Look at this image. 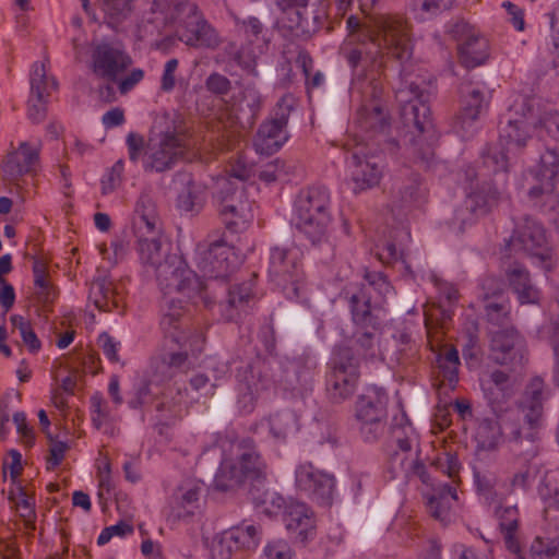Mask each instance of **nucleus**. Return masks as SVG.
<instances>
[{
	"label": "nucleus",
	"mask_w": 559,
	"mask_h": 559,
	"mask_svg": "<svg viewBox=\"0 0 559 559\" xmlns=\"http://www.w3.org/2000/svg\"><path fill=\"white\" fill-rule=\"evenodd\" d=\"M347 167L356 193L377 186L382 176L376 157L367 155L362 146H357L347 157Z\"/></svg>",
	"instance_id": "obj_28"
},
{
	"label": "nucleus",
	"mask_w": 559,
	"mask_h": 559,
	"mask_svg": "<svg viewBox=\"0 0 559 559\" xmlns=\"http://www.w3.org/2000/svg\"><path fill=\"white\" fill-rule=\"evenodd\" d=\"M160 377L153 372L150 379H142L134 384L132 396L128 404L131 408L146 407L154 405L159 414L157 420L166 423L173 416L171 405L164 401V390L162 389Z\"/></svg>",
	"instance_id": "obj_26"
},
{
	"label": "nucleus",
	"mask_w": 559,
	"mask_h": 559,
	"mask_svg": "<svg viewBox=\"0 0 559 559\" xmlns=\"http://www.w3.org/2000/svg\"><path fill=\"white\" fill-rule=\"evenodd\" d=\"M187 151L185 135L178 131L174 118L163 114L155 118L145 151L142 167L146 173H165L173 169Z\"/></svg>",
	"instance_id": "obj_4"
},
{
	"label": "nucleus",
	"mask_w": 559,
	"mask_h": 559,
	"mask_svg": "<svg viewBox=\"0 0 559 559\" xmlns=\"http://www.w3.org/2000/svg\"><path fill=\"white\" fill-rule=\"evenodd\" d=\"M252 281L234 285L228 289V298L225 305H221L223 317L227 321L237 319L238 312L252 297Z\"/></svg>",
	"instance_id": "obj_42"
},
{
	"label": "nucleus",
	"mask_w": 559,
	"mask_h": 559,
	"mask_svg": "<svg viewBox=\"0 0 559 559\" xmlns=\"http://www.w3.org/2000/svg\"><path fill=\"white\" fill-rule=\"evenodd\" d=\"M136 0H103L102 10L105 16L115 24L127 20L134 9Z\"/></svg>",
	"instance_id": "obj_53"
},
{
	"label": "nucleus",
	"mask_w": 559,
	"mask_h": 559,
	"mask_svg": "<svg viewBox=\"0 0 559 559\" xmlns=\"http://www.w3.org/2000/svg\"><path fill=\"white\" fill-rule=\"evenodd\" d=\"M40 142L23 141L12 147L2 164V178L5 182L19 187V181L26 175H35L40 165Z\"/></svg>",
	"instance_id": "obj_20"
},
{
	"label": "nucleus",
	"mask_w": 559,
	"mask_h": 559,
	"mask_svg": "<svg viewBox=\"0 0 559 559\" xmlns=\"http://www.w3.org/2000/svg\"><path fill=\"white\" fill-rule=\"evenodd\" d=\"M92 411V423L96 429H100L109 419L107 402L100 393H95L90 399Z\"/></svg>",
	"instance_id": "obj_60"
},
{
	"label": "nucleus",
	"mask_w": 559,
	"mask_h": 559,
	"mask_svg": "<svg viewBox=\"0 0 559 559\" xmlns=\"http://www.w3.org/2000/svg\"><path fill=\"white\" fill-rule=\"evenodd\" d=\"M504 276L510 288L521 305L539 302L540 290L532 283L528 270L519 262H513L504 269Z\"/></svg>",
	"instance_id": "obj_33"
},
{
	"label": "nucleus",
	"mask_w": 559,
	"mask_h": 559,
	"mask_svg": "<svg viewBox=\"0 0 559 559\" xmlns=\"http://www.w3.org/2000/svg\"><path fill=\"white\" fill-rule=\"evenodd\" d=\"M181 17L177 27V37L185 45L192 48L214 50L222 44L218 31L205 19L195 3H181L179 5Z\"/></svg>",
	"instance_id": "obj_11"
},
{
	"label": "nucleus",
	"mask_w": 559,
	"mask_h": 559,
	"mask_svg": "<svg viewBox=\"0 0 559 559\" xmlns=\"http://www.w3.org/2000/svg\"><path fill=\"white\" fill-rule=\"evenodd\" d=\"M10 320L13 328L19 330L22 341L28 347V350L37 353L41 347V343L34 332L31 322L19 314L11 316Z\"/></svg>",
	"instance_id": "obj_55"
},
{
	"label": "nucleus",
	"mask_w": 559,
	"mask_h": 559,
	"mask_svg": "<svg viewBox=\"0 0 559 559\" xmlns=\"http://www.w3.org/2000/svg\"><path fill=\"white\" fill-rule=\"evenodd\" d=\"M132 63L131 57L118 45L103 43L93 51L92 66L96 76L116 82Z\"/></svg>",
	"instance_id": "obj_25"
},
{
	"label": "nucleus",
	"mask_w": 559,
	"mask_h": 559,
	"mask_svg": "<svg viewBox=\"0 0 559 559\" xmlns=\"http://www.w3.org/2000/svg\"><path fill=\"white\" fill-rule=\"evenodd\" d=\"M437 389L443 393L453 391L459 382L460 357L455 347L448 348L437 356Z\"/></svg>",
	"instance_id": "obj_34"
},
{
	"label": "nucleus",
	"mask_w": 559,
	"mask_h": 559,
	"mask_svg": "<svg viewBox=\"0 0 559 559\" xmlns=\"http://www.w3.org/2000/svg\"><path fill=\"white\" fill-rule=\"evenodd\" d=\"M158 219L154 213H145L136 216L134 221V230L139 240L143 238H159Z\"/></svg>",
	"instance_id": "obj_57"
},
{
	"label": "nucleus",
	"mask_w": 559,
	"mask_h": 559,
	"mask_svg": "<svg viewBox=\"0 0 559 559\" xmlns=\"http://www.w3.org/2000/svg\"><path fill=\"white\" fill-rule=\"evenodd\" d=\"M201 485L193 481L181 484L174 493L173 512L178 519L190 516L198 508Z\"/></svg>",
	"instance_id": "obj_38"
},
{
	"label": "nucleus",
	"mask_w": 559,
	"mask_h": 559,
	"mask_svg": "<svg viewBox=\"0 0 559 559\" xmlns=\"http://www.w3.org/2000/svg\"><path fill=\"white\" fill-rule=\"evenodd\" d=\"M295 107V98L293 95H284L276 104L269 121L284 129L287 128L288 119Z\"/></svg>",
	"instance_id": "obj_58"
},
{
	"label": "nucleus",
	"mask_w": 559,
	"mask_h": 559,
	"mask_svg": "<svg viewBox=\"0 0 559 559\" xmlns=\"http://www.w3.org/2000/svg\"><path fill=\"white\" fill-rule=\"evenodd\" d=\"M386 392L377 386L366 390L355 403V421L360 438L367 443L379 441L388 425Z\"/></svg>",
	"instance_id": "obj_9"
},
{
	"label": "nucleus",
	"mask_w": 559,
	"mask_h": 559,
	"mask_svg": "<svg viewBox=\"0 0 559 559\" xmlns=\"http://www.w3.org/2000/svg\"><path fill=\"white\" fill-rule=\"evenodd\" d=\"M283 521L287 531L301 543L307 542L314 535L313 513L304 502L289 501L283 512Z\"/></svg>",
	"instance_id": "obj_31"
},
{
	"label": "nucleus",
	"mask_w": 559,
	"mask_h": 559,
	"mask_svg": "<svg viewBox=\"0 0 559 559\" xmlns=\"http://www.w3.org/2000/svg\"><path fill=\"white\" fill-rule=\"evenodd\" d=\"M549 394L550 390L546 388L544 380L539 377L531 379L523 393L520 407L531 430L526 435V439L531 443L535 440L533 430L542 425L544 402L549 397Z\"/></svg>",
	"instance_id": "obj_27"
},
{
	"label": "nucleus",
	"mask_w": 559,
	"mask_h": 559,
	"mask_svg": "<svg viewBox=\"0 0 559 559\" xmlns=\"http://www.w3.org/2000/svg\"><path fill=\"white\" fill-rule=\"evenodd\" d=\"M296 486L321 506H331L335 493V478L314 467L311 463L300 464L295 472Z\"/></svg>",
	"instance_id": "obj_22"
},
{
	"label": "nucleus",
	"mask_w": 559,
	"mask_h": 559,
	"mask_svg": "<svg viewBox=\"0 0 559 559\" xmlns=\"http://www.w3.org/2000/svg\"><path fill=\"white\" fill-rule=\"evenodd\" d=\"M188 369V355L183 352L171 353L157 362L154 372L160 377L163 381L171 380L177 372Z\"/></svg>",
	"instance_id": "obj_47"
},
{
	"label": "nucleus",
	"mask_w": 559,
	"mask_h": 559,
	"mask_svg": "<svg viewBox=\"0 0 559 559\" xmlns=\"http://www.w3.org/2000/svg\"><path fill=\"white\" fill-rule=\"evenodd\" d=\"M522 343L515 328L491 330L490 356L499 365L512 362L520 354Z\"/></svg>",
	"instance_id": "obj_32"
},
{
	"label": "nucleus",
	"mask_w": 559,
	"mask_h": 559,
	"mask_svg": "<svg viewBox=\"0 0 559 559\" xmlns=\"http://www.w3.org/2000/svg\"><path fill=\"white\" fill-rule=\"evenodd\" d=\"M330 193L324 187L300 191L295 201V224L312 243L320 242L331 222Z\"/></svg>",
	"instance_id": "obj_7"
},
{
	"label": "nucleus",
	"mask_w": 559,
	"mask_h": 559,
	"mask_svg": "<svg viewBox=\"0 0 559 559\" xmlns=\"http://www.w3.org/2000/svg\"><path fill=\"white\" fill-rule=\"evenodd\" d=\"M509 154L512 153L507 152L506 145H501L500 142L493 145H488L486 151L483 153V163L492 173H508L510 166Z\"/></svg>",
	"instance_id": "obj_52"
},
{
	"label": "nucleus",
	"mask_w": 559,
	"mask_h": 559,
	"mask_svg": "<svg viewBox=\"0 0 559 559\" xmlns=\"http://www.w3.org/2000/svg\"><path fill=\"white\" fill-rule=\"evenodd\" d=\"M88 300L100 311L123 313L124 301L121 286L107 276H97L91 282Z\"/></svg>",
	"instance_id": "obj_30"
},
{
	"label": "nucleus",
	"mask_w": 559,
	"mask_h": 559,
	"mask_svg": "<svg viewBox=\"0 0 559 559\" xmlns=\"http://www.w3.org/2000/svg\"><path fill=\"white\" fill-rule=\"evenodd\" d=\"M469 189L464 201L455 207L450 221V228L459 234L487 214L501 195V192L489 182H483L475 187L472 183Z\"/></svg>",
	"instance_id": "obj_14"
},
{
	"label": "nucleus",
	"mask_w": 559,
	"mask_h": 559,
	"mask_svg": "<svg viewBox=\"0 0 559 559\" xmlns=\"http://www.w3.org/2000/svg\"><path fill=\"white\" fill-rule=\"evenodd\" d=\"M156 282L163 294L160 328L165 337L181 345L186 342L182 331L186 313L185 304L213 305L207 286L192 271L185 259L176 253L164 260L155 272Z\"/></svg>",
	"instance_id": "obj_2"
},
{
	"label": "nucleus",
	"mask_w": 559,
	"mask_h": 559,
	"mask_svg": "<svg viewBox=\"0 0 559 559\" xmlns=\"http://www.w3.org/2000/svg\"><path fill=\"white\" fill-rule=\"evenodd\" d=\"M378 304H371V297L366 290L352 294L348 307L355 325L354 338L356 358L374 357V347L382 326V319L377 312Z\"/></svg>",
	"instance_id": "obj_8"
},
{
	"label": "nucleus",
	"mask_w": 559,
	"mask_h": 559,
	"mask_svg": "<svg viewBox=\"0 0 559 559\" xmlns=\"http://www.w3.org/2000/svg\"><path fill=\"white\" fill-rule=\"evenodd\" d=\"M228 16L234 23L237 35L245 37L246 41L254 43L263 32V24L257 16H241L233 10H228Z\"/></svg>",
	"instance_id": "obj_46"
},
{
	"label": "nucleus",
	"mask_w": 559,
	"mask_h": 559,
	"mask_svg": "<svg viewBox=\"0 0 559 559\" xmlns=\"http://www.w3.org/2000/svg\"><path fill=\"white\" fill-rule=\"evenodd\" d=\"M237 449L238 462L224 459L214 478V486L219 491L231 490L245 480L253 485H264L267 465L257 451L251 438H243L234 443Z\"/></svg>",
	"instance_id": "obj_5"
},
{
	"label": "nucleus",
	"mask_w": 559,
	"mask_h": 559,
	"mask_svg": "<svg viewBox=\"0 0 559 559\" xmlns=\"http://www.w3.org/2000/svg\"><path fill=\"white\" fill-rule=\"evenodd\" d=\"M480 288L483 292L484 305L487 304L488 300H497L498 297L506 296L501 281L491 275L481 280Z\"/></svg>",
	"instance_id": "obj_61"
},
{
	"label": "nucleus",
	"mask_w": 559,
	"mask_h": 559,
	"mask_svg": "<svg viewBox=\"0 0 559 559\" xmlns=\"http://www.w3.org/2000/svg\"><path fill=\"white\" fill-rule=\"evenodd\" d=\"M288 138L287 129L266 120L259 127L253 146L261 155H272L285 144Z\"/></svg>",
	"instance_id": "obj_35"
},
{
	"label": "nucleus",
	"mask_w": 559,
	"mask_h": 559,
	"mask_svg": "<svg viewBox=\"0 0 559 559\" xmlns=\"http://www.w3.org/2000/svg\"><path fill=\"white\" fill-rule=\"evenodd\" d=\"M485 316L491 330L514 328L511 318V304L507 296H500L497 300H488L484 305Z\"/></svg>",
	"instance_id": "obj_40"
},
{
	"label": "nucleus",
	"mask_w": 559,
	"mask_h": 559,
	"mask_svg": "<svg viewBox=\"0 0 559 559\" xmlns=\"http://www.w3.org/2000/svg\"><path fill=\"white\" fill-rule=\"evenodd\" d=\"M381 96L380 84L374 81L369 82L362 92L361 104L354 118V123L361 132L376 134L389 128L390 115Z\"/></svg>",
	"instance_id": "obj_18"
},
{
	"label": "nucleus",
	"mask_w": 559,
	"mask_h": 559,
	"mask_svg": "<svg viewBox=\"0 0 559 559\" xmlns=\"http://www.w3.org/2000/svg\"><path fill=\"white\" fill-rule=\"evenodd\" d=\"M278 7L286 15L284 25L296 36H312L328 19L326 0H278Z\"/></svg>",
	"instance_id": "obj_12"
},
{
	"label": "nucleus",
	"mask_w": 559,
	"mask_h": 559,
	"mask_svg": "<svg viewBox=\"0 0 559 559\" xmlns=\"http://www.w3.org/2000/svg\"><path fill=\"white\" fill-rule=\"evenodd\" d=\"M56 88L55 78L47 75L46 62H35L31 71V95L49 98Z\"/></svg>",
	"instance_id": "obj_45"
},
{
	"label": "nucleus",
	"mask_w": 559,
	"mask_h": 559,
	"mask_svg": "<svg viewBox=\"0 0 559 559\" xmlns=\"http://www.w3.org/2000/svg\"><path fill=\"white\" fill-rule=\"evenodd\" d=\"M218 189V211L227 228L234 231L245 228L253 216L242 186L221 179Z\"/></svg>",
	"instance_id": "obj_17"
},
{
	"label": "nucleus",
	"mask_w": 559,
	"mask_h": 559,
	"mask_svg": "<svg viewBox=\"0 0 559 559\" xmlns=\"http://www.w3.org/2000/svg\"><path fill=\"white\" fill-rule=\"evenodd\" d=\"M252 44L253 43L246 41L238 47L236 43H228L224 51L237 66L247 71H253L257 64V55L252 48Z\"/></svg>",
	"instance_id": "obj_51"
},
{
	"label": "nucleus",
	"mask_w": 559,
	"mask_h": 559,
	"mask_svg": "<svg viewBox=\"0 0 559 559\" xmlns=\"http://www.w3.org/2000/svg\"><path fill=\"white\" fill-rule=\"evenodd\" d=\"M365 37L367 43L361 47L345 52V58L352 68L361 62L382 64L386 56L397 60L401 66L400 85L395 97L401 105V116L406 126L413 124L420 134H432L433 123L428 105L430 93L421 82L412 79V72L406 63L413 56V43L407 22L397 15L376 16Z\"/></svg>",
	"instance_id": "obj_1"
},
{
	"label": "nucleus",
	"mask_w": 559,
	"mask_h": 559,
	"mask_svg": "<svg viewBox=\"0 0 559 559\" xmlns=\"http://www.w3.org/2000/svg\"><path fill=\"white\" fill-rule=\"evenodd\" d=\"M237 404L242 413H251L262 392L276 385L295 394L311 390L313 366L302 359L288 360L274 368L257 359L237 370Z\"/></svg>",
	"instance_id": "obj_3"
},
{
	"label": "nucleus",
	"mask_w": 559,
	"mask_h": 559,
	"mask_svg": "<svg viewBox=\"0 0 559 559\" xmlns=\"http://www.w3.org/2000/svg\"><path fill=\"white\" fill-rule=\"evenodd\" d=\"M424 198V190L421 188L420 178L418 175H412L406 182H404L395 195V200L400 207H409L413 204L419 203Z\"/></svg>",
	"instance_id": "obj_50"
},
{
	"label": "nucleus",
	"mask_w": 559,
	"mask_h": 559,
	"mask_svg": "<svg viewBox=\"0 0 559 559\" xmlns=\"http://www.w3.org/2000/svg\"><path fill=\"white\" fill-rule=\"evenodd\" d=\"M504 252L507 257L523 252L536 257L543 261L549 258L546 233L540 223L532 217H524L516 226L513 235L506 241Z\"/></svg>",
	"instance_id": "obj_19"
},
{
	"label": "nucleus",
	"mask_w": 559,
	"mask_h": 559,
	"mask_svg": "<svg viewBox=\"0 0 559 559\" xmlns=\"http://www.w3.org/2000/svg\"><path fill=\"white\" fill-rule=\"evenodd\" d=\"M557 481L555 475L547 474L538 487L540 498L549 508H559V486H557Z\"/></svg>",
	"instance_id": "obj_59"
},
{
	"label": "nucleus",
	"mask_w": 559,
	"mask_h": 559,
	"mask_svg": "<svg viewBox=\"0 0 559 559\" xmlns=\"http://www.w3.org/2000/svg\"><path fill=\"white\" fill-rule=\"evenodd\" d=\"M533 559H555L552 551V539L546 540L539 536L535 537L530 547Z\"/></svg>",
	"instance_id": "obj_64"
},
{
	"label": "nucleus",
	"mask_w": 559,
	"mask_h": 559,
	"mask_svg": "<svg viewBox=\"0 0 559 559\" xmlns=\"http://www.w3.org/2000/svg\"><path fill=\"white\" fill-rule=\"evenodd\" d=\"M270 431L277 440H285L298 430L297 417L293 412L285 411L272 415L269 419Z\"/></svg>",
	"instance_id": "obj_49"
},
{
	"label": "nucleus",
	"mask_w": 559,
	"mask_h": 559,
	"mask_svg": "<svg viewBox=\"0 0 559 559\" xmlns=\"http://www.w3.org/2000/svg\"><path fill=\"white\" fill-rule=\"evenodd\" d=\"M452 33L459 39L460 62L467 69L484 64L489 58V43L486 37L476 33L467 23L459 22Z\"/></svg>",
	"instance_id": "obj_23"
},
{
	"label": "nucleus",
	"mask_w": 559,
	"mask_h": 559,
	"mask_svg": "<svg viewBox=\"0 0 559 559\" xmlns=\"http://www.w3.org/2000/svg\"><path fill=\"white\" fill-rule=\"evenodd\" d=\"M359 359L350 347H337L333 352L325 377V392L332 403H342L349 399L359 378Z\"/></svg>",
	"instance_id": "obj_10"
},
{
	"label": "nucleus",
	"mask_w": 559,
	"mask_h": 559,
	"mask_svg": "<svg viewBox=\"0 0 559 559\" xmlns=\"http://www.w3.org/2000/svg\"><path fill=\"white\" fill-rule=\"evenodd\" d=\"M262 538V528L260 525L249 521H242L239 525L225 531L218 542L222 557H230L234 549L245 548L254 549Z\"/></svg>",
	"instance_id": "obj_29"
},
{
	"label": "nucleus",
	"mask_w": 559,
	"mask_h": 559,
	"mask_svg": "<svg viewBox=\"0 0 559 559\" xmlns=\"http://www.w3.org/2000/svg\"><path fill=\"white\" fill-rule=\"evenodd\" d=\"M250 495L257 506L265 507L264 512L266 514H275L282 509L285 510V507L287 506L284 497L275 491L263 489V485H253L250 488Z\"/></svg>",
	"instance_id": "obj_48"
},
{
	"label": "nucleus",
	"mask_w": 559,
	"mask_h": 559,
	"mask_svg": "<svg viewBox=\"0 0 559 559\" xmlns=\"http://www.w3.org/2000/svg\"><path fill=\"white\" fill-rule=\"evenodd\" d=\"M394 340L396 342L397 348V357L396 360L401 364L405 362L409 357L415 354V346L412 343L411 335L401 331L396 335H394Z\"/></svg>",
	"instance_id": "obj_63"
},
{
	"label": "nucleus",
	"mask_w": 559,
	"mask_h": 559,
	"mask_svg": "<svg viewBox=\"0 0 559 559\" xmlns=\"http://www.w3.org/2000/svg\"><path fill=\"white\" fill-rule=\"evenodd\" d=\"M300 257L297 248H274L270 257V277L283 290L292 289L295 295H298V284L302 280Z\"/></svg>",
	"instance_id": "obj_21"
},
{
	"label": "nucleus",
	"mask_w": 559,
	"mask_h": 559,
	"mask_svg": "<svg viewBox=\"0 0 559 559\" xmlns=\"http://www.w3.org/2000/svg\"><path fill=\"white\" fill-rule=\"evenodd\" d=\"M366 284H362L359 287L346 289L345 297L348 300V297L352 294H356L360 290H366L367 294L371 297V304H378L377 312L380 316L381 306L385 301L386 297L393 294V286L388 281L386 276L381 272H366L364 275Z\"/></svg>",
	"instance_id": "obj_36"
},
{
	"label": "nucleus",
	"mask_w": 559,
	"mask_h": 559,
	"mask_svg": "<svg viewBox=\"0 0 559 559\" xmlns=\"http://www.w3.org/2000/svg\"><path fill=\"white\" fill-rule=\"evenodd\" d=\"M454 0H413L412 10L423 20L436 16L452 8Z\"/></svg>",
	"instance_id": "obj_54"
},
{
	"label": "nucleus",
	"mask_w": 559,
	"mask_h": 559,
	"mask_svg": "<svg viewBox=\"0 0 559 559\" xmlns=\"http://www.w3.org/2000/svg\"><path fill=\"white\" fill-rule=\"evenodd\" d=\"M475 439L478 449L491 451L496 450L503 440L520 442L521 428L519 423L510 416L500 420L485 418L478 424Z\"/></svg>",
	"instance_id": "obj_24"
},
{
	"label": "nucleus",
	"mask_w": 559,
	"mask_h": 559,
	"mask_svg": "<svg viewBox=\"0 0 559 559\" xmlns=\"http://www.w3.org/2000/svg\"><path fill=\"white\" fill-rule=\"evenodd\" d=\"M480 344L477 328L468 329L463 335L462 355L467 364H477L480 359Z\"/></svg>",
	"instance_id": "obj_56"
},
{
	"label": "nucleus",
	"mask_w": 559,
	"mask_h": 559,
	"mask_svg": "<svg viewBox=\"0 0 559 559\" xmlns=\"http://www.w3.org/2000/svg\"><path fill=\"white\" fill-rule=\"evenodd\" d=\"M532 102L527 96H518L510 106V112L514 117H511L500 131L501 145H506L507 152H511L513 155L526 146L536 127L538 119L533 112Z\"/></svg>",
	"instance_id": "obj_13"
},
{
	"label": "nucleus",
	"mask_w": 559,
	"mask_h": 559,
	"mask_svg": "<svg viewBox=\"0 0 559 559\" xmlns=\"http://www.w3.org/2000/svg\"><path fill=\"white\" fill-rule=\"evenodd\" d=\"M485 84L465 81L460 86V111L453 118L452 130L463 139L475 132V122L488 107Z\"/></svg>",
	"instance_id": "obj_16"
},
{
	"label": "nucleus",
	"mask_w": 559,
	"mask_h": 559,
	"mask_svg": "<svg viewBox=\"0 0 559 559\" xmlns=\"http://www.w3.org/2000/svg\"><path fill=\"white\" fill-rule=\"evenodd\" d=\"M559 175V154L548 151L540 157L539 164L523 175L522 187L528 202L552 218L559 229V193L556 179Z\"/></svg>",
	"instance_id": "obj_6"
},
{
	"label": "nucleus",
	"mask_w": 559,
	"mask_h": 559,
	"mask_svg": "<svg viewBox=\"0 0 559 559\" xmlns=\"http://www.w3.org/2000/svg\"><path fill=\"white\" fill-rule=\"evenodd\" d=\"M194 261L203 276L212 280L228 278L240 264V259L235 249L223 239L209 245L199 243L195 249Z\"/></svg>",
	"instance_id": "obj_15"
},
{
	"label": "nucleus",
	"mask_w": 559,
	"mask_h": 559,
	"mask_svg": "<svg viewBox=\"0 0 559 559\" xmlns=\"http://www.w3.org/2000/svg\"><path fill=\"white\" fill-rule=\"evenodd\" d=\"M47 103V97L29 96L27 115L34 123H39L46 118Z\"/></svg>",
	"instance_id": "obj_62"
},
{
	"label": "nucleus",
	"mask_w": 559,
	"mask_h": 559,
	"mask_svg": "<svg viewBox=\"0 0 559 559\" xmlns=\"http://www.w3.org/2000/svg\"><path fill=\"white\" fill-rule=\"evenodd\" d=\"M8 499L13 503L19 516L24 522L25 532L32 534L35 531V500L28 496L22 486H17L16 490H10Z\"/></svg>",
	"instance_id": "obj_43"
},
{
	"label": "nucleus",
	"mask_w": 559,
	"mask_h": 559,
	"mask_svg": "<svg viewBox=\"0 0 559 559\" xmlns=\"http://www.w3.org/2000/svg\"><path fill=\"white\" fill-rule=\"evenodd\" d=\"M496 516L499 520V527L503 535L506 548L510 552H516L521 549L519 532V511L515 506H500L496 510Z\"/></svg>",
	"instance_id": "obj_37"
},
{
	"label": "nucleus",
	"mask_w": 559,
	"mask_h": 559,
	"mask_svg": "<svg viewBox=\"0 0 559 559\" xmlns=\"http://www.w3.org/2000/svg\"><path fill=\"white\" fill-rule=\"evenodd\" d=\"M185 189L177 199L178 207L185 212L199 211L204 202V187L192 180L188 175L182 180Z\"/></svg>",
	"instance_id": "obj_44"
},
{
	"label": "nucleus",
	"mask_w": 559,
	"mask_h": 559,
	"mask_svg": "<svg viewBox=\"0 0 559 559\" xmlns=\"http://www.w3.org/2000/svg\"><path fill=\"white\" fill-rule=\"evenodd\" d=\"M457 500L456 488L453 485H443L427 503L428 512L436 520L447 523L450 519V509L453 501Z\"/></svg>",
	"instance_id": "obj_41"
},
{
	"label": "nucleus",
	"mask_w": 559,
	"mask_h": 559,
	"mask_svg": "<svg viewBox=\"0 0 559 559\" xmlns=\"http://www.w3.org/2000/svg\"><path fill=\"white\" fill-rule=\"evenodd\" d=\"M139 242V254L141 262L157 271L159 264L164 263V260L173 255L170 253V246L167 242H163L160 238H143Z\"/></svg>",
	"instance_id": "obj_39"
}]
</instances>
